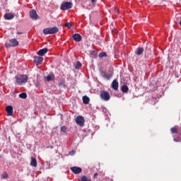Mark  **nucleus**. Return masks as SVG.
Segmentation results:
<instances>
[{
  "mask_svg": "<svg viewBox=\"0 0 181 181\" xmlns=\"http://www.w3.org/2000/svg\"><path fill=\"white\" fill-rule=\"evenodd\" d=\"M16 81L17 84L22 86V84H25L28 82V76L26 75L16 76Z\"/></svg>",
  "mask_w": 181,
  "mask_h": 181,
  "instance_id": "nucleus-1",
  "label": "nucleus"
},
{
  "mask_svg": "<svg viewBox=\"0 0 181 181\" xmlns=\"http://www.w3.org/2000/svg\"><path fill=\"white\" fill-rule=\"evenodd\" d=\"M73 8V3L71 1H64L62 3L60 9L61 11H67Z\"/></svg>",
  "mask_w": 181,
  "mask_h": 181,
  "instance_id": "nucleus-2",
  "label": "nucleus"
},
{
  "mask_svg": "<svg viewBox=\"0 0 181 181\" xmlns=\"http://www.w3.org/2000/svg\"><path fill=\"white\" fill-rule=\"evenodd\" d=\"M44 35H53L54 33H57L59 32V28L53 27L52 28H48L43 30Z\"/></svg>",
  "mask_w": 181,
  "mask_h": 181,
  "instance_id": "nucleus-3",
  "label": "nucleus"
},
{
  "mask_svg": "<svg viewBox=\"0 0 181 181\" xmlns=\"http://www.w3.org/2000/svg\"><path fill=\"white\" fill-rule=\"evenodd\" d=\"M86 122V119H84V117H83V116H78L76 118V123L81 127V128H83V127H84V124Z\"/></svg>",
  "mask_w": 181,
  "mask_h": 181,
  "instance_id": "nucleus-4",
  "label": "nucleus"
},
{
  "mask_svg": "<svg viewBox=\"0 0 181 181\" xmlns=\"http://www.w3.org/2000/svg\"><path fill=\"white\" fill-rule=\"evenodd\" d=\"M100 98L102 100H104V101H110L111 96H110V93L107 91H102L100 93Z\"/></svg>",
  "mask_w": 181,
  "mask_h": 181,
  "instance_id": "nucleus-5",
  "label": "nucleus"
},
{
  "mask_svg": "<svg viewBox=\"0 0 181 181\" xmlns=\"http://www.w3.org/2000/svg\"><path fill=\"white\" fill-rule=\"evenodd\" d=\"M30 17L33 21H37V19L40 18V17L37 16V13L36 12V10L33 9L30 11Z\"/></svg>",
  "mask_w": 181,
  "mask_h": 181,
  "instance_id": "nucleus-6",
  "label": "nucleus"
},
{
  "mask_svg": "<svg viewBox=\"0 0 181 181\" xmlns=\"http://www.w3.org/2000/svg\"><path fill=\"white\" fill-rule=\"evenodd\" d=\"M71 170L75 175H78L79 173H81V172H83V170L81 169V168L76 167V166L71 168Z\"/></svg>",
  "mask_w": 181,
  "mask_h": 181,
  "instance_id": "nucleus-7",
  "label": "nucleus"
},
{
  "mask_svg": "<svg viewBox=\"0 0 181 181\" xmlns=\"http://www.w3.org/2000/svg\"><path fill=\"white\" fill-rule=\"evenodd\" d=\"M72 39H74L75 42H81L83 37H81L80 34L76 33L73 35Z\"/></svg>",
  "mask_w": 181,
  "mask_h": 181,
  "instance_id": "nucleus-8",
  "label": "nucleus"
},
{
  "mask_svg": "<svg viewBox=\"0 0 181 181\" xmlns=\"http://www.w3.org/2000/svg\"><path fill=\"white\" fill-rule=\"evenodd\" d=\"M34 62L36 66H39L41 63H43V57H35L34 58Z\"/></svg>",
  "mask_w": 181,
  "mask_h": 181,
  "instance_id": "nucleus-9",
  "label": "nucleus"
},
{
  "mask_svg": "<svg viewBox=\"0 0 181 181\" xmlns=\"http://www.w3.org/2000/svg\"><path fill=\"white\" fill-rule=\"evenodd\" d=\"M6 111L7 114H8V115H10L11 117L13 115V107H12L11 105H8L6 107Z\"/></svg>",
  "mask_w": 181,
  "mask_h": 181,
  "instance_id": "nucleus-10",
  "label": "nucleus"
},
{
  "mask_svg": "<svg viewBox=\"0 0 181 181\" xmlns=\"http://www.w3.org/2000/svg\"><path fill=\"white\" fill-rule=\"evenodd\" d=\"M9 42L11 45V47H16V46L19 45V42L18 41V40H16V38H12L9 40Z\"/></svg>",
  "mask_w": 181,
  "mask_h": 181,
  "instance_id": "nucleus-11",
  "label": "nucleus"
},
{
  "mask_svg": "<svg viewBox=\"0 0 181 181\" xmlns=\"http://www.w3.org/2000/svg\"><path fill=\"white\" fill-rule=\"evenodd\" d=\"M15 18V14L12 13H8L4 15V19L6 21H11V19H13Z\"/></svg>",
  "mask_w": 181,
  "mask_h": 181,
  "instance_id": "nucleus-12",
  "label": "nucleus"
},
{
  "mask_svg": "<svg viewBox=\"0 0 181 181\" xmlns=\"http://www.w3.org/2000/svg\"><path fill=\"white\" fill-rule=\"evenodd\" d=\"M49 52V49L47 48H43V49H40L38 52H37V54L38 56H45V54L46 53H47Z\"/></svg>",
  "mask_w": 181,
  "mask_h": 181,
  "instance_id": "nucleus-13",
  "label": "nucleus"
},
{
  "mask_svg": "<svg viewBox=\"0 0 181 181\" xmlns=\"http://www.w3.org/2000/svg\"><path fill=\"white\" fill-rule=\"evenodd\" d=\"M118 81H117V79L113 80L112 83V88H113V90H118Z\"/></svg>",
  "mask_w": 181,
  "mask_h": 181,
  "instance_id": "nucleus-14",
  "label": "nucleus"
},
{
  "mask_svg": "<svg viewBox=\"0 0 181 181\" xmlns=\"http://www.w3.org/2000/svg\"><path fill=\"white\" fill-rule=\"evenodd\" d=\"M30 165L33 166V168H37V161L36 160V158H34L33 156L31 157Z\"/></svg>",
  "mask_w": 181,
  "mask_h": 181,
  "instance_id": "nucleus-15",
  "label": "nucleus"
},
{
  "mask_svg": "<svg viewBox=\"0 0 181 181\" xmlns=\"http://www.w3.org/2000/svg\"><path fill=\"white\" fill-rule=\"evenodd\" d=\"M45 80L47 81H53V80H54V76L53 74H49L45 77Z\"/></svg>",
  "mask_w": 181,
  "mask_h": 181,
  "instance_id": "nucleus-16",
  "label": "nucleus"
},
{
  "mask_svg": "<svg viewBox=\"0 0 181 181\" xmlns=\"http://www.w3.org/2000/svg\"><path fill=\"white\" fill-rule=\"evenodd\" d=\"M142 53H144V48L142 47H138L136 50V54L137 56H141V54H142Z\"/></svg>",
  "mask_w": 181,
  "mask_h": 181,
  "instance_id": "nucleus-17",
  "label": "nucleus"
},
{
  "mask_svg": "<svg viewBox=\"0 0 181 181\" xmlns=\"http://www.w3.org/2000/svg\"><path fill=\"white\" fill-rule=\"evenodd\" d=\"M172 134H179V127L175 126L170 129Z\"/></svg>",
  "mask_w": 181,
  "mask_h": 181,
  "instance_id": "nucleus-18",
  "label": "nucleus"
},
{
  "mask_svg": "<svg viewBox=\"0 0 181 181\" xmlns=\"http://www.w3.org/2000/svg\"><path fill=\"white\" fill-rule=\"evenodd\" d=\"M83 104H88V103H90V98H88V96L85 95L83 97Z\"/></svg>",
  "mask_w": 181,
  "mask_h": 181,
  "instance_id": "nucleus-19",
  "label": "nucleus"
},
{
  "mask_svg": "<svg viewBox=\"0 0 181 181\" xmlns=\"http://www.w3.org/2000/svg\"><path fill=\"white\" fill-rule=\"evenodd\" d=\"M129 90V88H128V86L123 85L122 86V93H128Z\"/></svg>",
  "mask_w": 181,
  "mask_h": 181,
  "instance_id": "nucleus-20",
  "label": "nucleus"
},
{
  "mask_svg": "<svg viewBox=\"0 0 181 181\" xmlns=\"http://www.w3.org/2000/svg\"><path fill=\"white\" fill-rule=\"evenodd\" d=\"M102 74L103 77H105V78H107V80H110V78H111V74H108L105 72H103Z\"/></svg>",
  "mask_w": 181,
  "mask_h": 181,
  "instance_id": "nucleus-21",
  "label": "nucleus"
},
{
  "mask_svg": "<svg viewBox=\"0 0 181 181\" xmlns=\"http://www.w3.org/2000/svg\"><path fill=\"white\" fill-rule=\"evenodd\" d=\"M20 98H23V100H25V98H28V95L26 93H22L19 94Z\"/></svg>",
  "mask_w": 181,
  "mask_h": 181,
  "instance_id": "nucleus-22",
  "label": "nucleus"
},
{
  "mask_svg": "<svg viewBox=\"0 0 181 181\" xmlns=\"http://www.w3.org/2000/svg\"><path fill=\"white\" fill-rule=\"evenodd\" d=\"M81 181H91V180L88 179V177H87V176H86V175H83L81 177Z\"/></svg>",
  "mask_w": 181,
  "mask_h": 181,
  "instance_id": "nucleus-23",
  "label": "nucleus"
},
{
  "mask_svg": "<svg viewBox=\"0 0 181 181\" xmlns=\"http://www.w3.org/2000/svg\"><path fill=\"white\" fill-rule=\"evenodd\" d=\"M61 132H64V134H66V132H67V127H66V126H62L61 127Z\"/></svg>",
  "mask_w": 181,
  "mask_h": 181,
  "instance_id": "nucleus-24",
  "label": "nucleus"
},
{
  "mask_svg": "<svg viewBox=\"0 0 181 181\" xmlns=\"http://www.w3.org/2000/svg\"><path fill=\"white\" fill-rule=\"evenodd\" d=\"M99 57H100V58L107 57V53H105V52H100L99 54Z\"/></svg>",
  "mask_w": 181,
  "mask_h": 181,
  "instance_id": "nucleus-25",
  "label": "nucleus"
},
{
  "mask_svg": "<svg viewBox=\"0 0 181 181\" xmlns=\"http://www.w3.org/2000/svg\"><path fill=\"white\" fill-rule=\"evenodd\" d=\"M81 67V62H77L76 64L75 65V69H80Z\"/></svg>",
  "mask_w": 181,
  "mask_h": 181,
  "instance_id": "nucleus-26",
  "label": "nucleus"
},
{
  "mask_svg": "<svg viewBox=\"0 0 181 181\" xmlns=\"http://www.w3.org/2000/svg\"><path fill=\"white\" fill-rule=\"evenodd\" d=\"M64 26L68 28V29H71V22L65 23Z\"/></svg>",
  "mask_w": 181,
  "mask_h": 181,
  "instance_id": "nucleus-27",
  "label": "nucleus"
},
{
  "mask_svg": "<svg viewBox=\"0 0 181 181\" xmlns=\"http://www.w3.org/2000/svg\"><path fill=\"white\" fill-rule=\"evenodd\" d=\"M1 177H3V179H7L8 173H6V172L3 173V174L1 175Z\"/></svg>",
  "mask_w": 181,
  "mask_h": 181,
  "instance_id": "nucleus-28",
  "label": "nucleus"
},
{
  "mask_svg": "<svg viewBox=\"0 0 181 181\" xmlns=\"http://www.w3.org/2000/svg\"><path fill=\"white\" fill-rule=\"evenodd\" d=\"M5 46L7 49H9V47H12V45L9 43H6Z\"/></svg>",
  "mask_w": 181,
  "mask_h": 181,
  "instance_id": "nucleus-29",
  "label": "nucleus"
},
{
  "mask_svg": "<svg viewBox=\"0 0 181 181\" xmlns=\"http://www.w3.org/2000/svg\"><path fill=\"white\" fill-rule=\"evenodd\" d=\"M76 153V151H72L69 152V154L73 156V155H74Z\"/></svg>",
  "mask_w": 181,
  "mask_h": 181,
  "instance_id": "nucleus-30",
  "label": "nucleus"
},
{
  "mask_svg": "<svg viewBox=\"0 0 181 181\" xmlns=\"http://www.w3.org/2000/svg\"><path fill=\"white\" fill-rule=\"evenodd\" d=\"M59 86H64V81H61L59 82Z\"/></svg>",
  "mask_w": 181,
  "mask_h": 181,
  "instance_id": "nucleus-31",
  "label": "nucleus"
},
{
  "mask_svg": "<svg viewBox=\"0 0 181 181\" xmlns=\"http://www.w3.org/2000/svg\"><path fill=\"white\" fill-rule=\"evenodd\" d=\"M17 35H23V32H17Z\"/></svg>",
  "mask_w": 181,
  "mask_h": 181,
  "instance_id": "nucleus-32",
  "label": "nucleus"
},
{
  "mask_svg": "<svg viewBox=\"0 0 181 181\" xmlns=\"http://www.w3.org/2000/svg\"><path fill=\"white\" fill-rule=\"evenodd\" d=\"M97 176H98V173H95L93 175V177H97Z\"/></svg>",
  "mask_w": 181,
  "mask_h": 181,
  "instance_id": "nucleus-33",
  "label": "nucleus"
},
{
  "mask_svg": "<svg viewBox=\"0 0 181 181\" xmlns=\"http://www.w3.org/2000/svg\"><path fill=\"white\" fill-rule=\"evenodd\" d=\"M174 141L175 142H179V141H177V139H174Z\"/></svg>",
  "mask_w": 181,
  "mask_h": 181,
  "instance_id": "nucleus-34",
  "label": "nucleus"
},
{
  "mask_svg": "<svg viewBox=\"0 0 181 181\" xmlns=\"http://www.w3.org/2000/svg\"><path fill=\"white\" fill-rule=\"evenodd\" d=\"M92 4H93V2H95V0H91Z\"/></svg>",
  "mask_w": 181,
  "mask_h": 181,
  "instance_id": "nucleus-35",
  "label": "nucleus"
},
{
  "mask_svg": "<svg viewBox=\"0 0 181 181\" xmlns=\"http://www.w3.org/2000/svg\"><path fill=\"white\" fill-rule=\"evenodd\" d=\"M35 87H39V85L36 84V85H35Z\"/></svg>",
  "mask_w": 181,
  "mask_h": 181,
  "instance_id": "nucleus-36",
  "label": "nucleus"
}]
</instances>
